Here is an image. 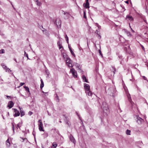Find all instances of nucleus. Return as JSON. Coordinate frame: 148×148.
I'll return each instance as SVG.
<instances>
[{"instance_id": "1", "label": "nucleus", "mask_w": 148, "mask_h": 148, "mask_svg": "<svg viewBox=\"0 0 148 148\" xmlns=\"http://www.w3.org/2000/svg\"><path fill=\"white\" fill-rule=\"evenodd\" d=\"M101 108L104 112L107 113L109 112V108L108 105L105 102H103L101 105Z\"/></svg>"}, {"instance_id": "2", "label": "nucleus", "mask_w": 148, "mask_h": 148, "mask_svg": "<svg viewBox=\"0 0 148 148\" xmlns=\"http://www.w3.org/2000/svg\"><path fill=\"white\" fill-rule=\"evenodd\" d=\"M136 120L137 123L140 125L142 124L143 122V120L138 115H136Z\"/></svg>"}, {"instance_id": "3", "label": "nucleus", "mask_w": 148, "mask_h": 148, "mask_svg": "<svg viewBox=\"0 0 148 148\" xmlns=\"http://www.w3.org/2000/svg\"><path fill=\"white\" fill-rule=\"evenodd\" d=\"M70 72L72 74L73 77L76 78L77 77V74L76 71L73 68L70 69Z\"/></svg>"}, {"instance_id": "4", "label": "nucleus", "mask_w": 148, "mask_h": 148, "mask_svg": "<svg viewBox=\"0 0 148 148\" xmlns=\"http://www.w3.org/2000/svg\"><path fill=\"white\" fill-rule=\"evenodd\" d=\"M38 122L39 123L38 127L39 130L40 131H44V130L43 129V124H42L41 120H38Z\"/></svg>"}, {"instance_id": "5", "label": "nucleus", "mask_w": 148, "mask_h": 148, "mask_svg": "<svg viewBox=\"0 0 148 148\" xmlns=\"http://www.w3.org/2000/svg\"><path fill=\"white\" fill-rule=\"evenodd\" d=\"M62 13L65 15L64 18L65 19H68L70 16V14L68 12H66L64 11L63 10H62Z\"/></svg>"}, {"instance_id": "6", "label": "nucleus", "mask_w": 148, "mask_h": 148, "mask_svg": "<svg viewBox=\"0 0 148 148\" xmlns=\"http://www.w3.org/2000/svg\"><path fill=\"white\" fill-rule=\"evenodd\" d=\"M115 89L114 88H110L108 89L107 90V92H108V93L111 95L112 94V95H113V94L115 92Z\"/></svg>"}, {"instance_id": "7", "label": "nucleus", "mask_w": 148, "mask_h": 148, "mask_svg": "<svg viewBox=\"0 0 148 148\" xmlns=\"http://www.w3.org/2000/svg\"><path fill=\"white\" fill-rule=\"evenodd\" d=\"M126 19L127 20H129L130 21H132L133 20V18L132 16L128 14L126 16Z\"/></svg>"}, {"instance_id": "8", "label": "nucleus", "mask_w": 148, "mask_h": 148, "mask_svg": "<svg viewBox=\"0 0 148 148\" xmlns=\"http://www.w3.org/2000/svg\"><path fill=\"white\" fill-rule=\"evenodd\" d=\"M84 88L85 89V91H88V90H90V86L89 85L87 84H84Z\"/></svg>"}, {"instance_id": "9", "label": "nucleus", "mask_w": 148, "mask_h": 148, "mask_svg": "<svg viewBox=\"0 0 148 148\" xmlns=\"http://www.w3.org/2000/svg\"><path fill=\"white\" fill-rule=\"evenodd\" d=\"M14 105V103L12 101H10L9 102L8 105V107L9 108V109L13 107Z\"/></svg>"}, {"instance_id": "10", "label": "nucleus", "mask_w": 148, "mask_h": 148, "mask_svg": "<svg viewBox=\"0 0 148 148\" xmlns=\"http://www.w3.org/2000/svg\"><path fill=\"white\" fill-rule=\"evenodd\" d=\"M55 23L58 27V26H60L61 24V21L59 19H57Z\"/></svg>"}, {"instance_id": "11", "label": "nucleus", "mask_w": 148, "mask_h": 148, "mask_svg": "<svg viewBox=\"0 0 148 148\" xmlns=\"http://www.w3.org/2000/svg\"><path fill=\"white\" fill-rule=\"evenodd\" d=\"M69 138L70 140L71 141V142H73L74 144H75V140L73 137V136H72L71 134H70L69 136Z\"/></svg>"}, {"instance_id": "12", "label": "nucleus", "mask_w": 148, "mask_h": 148, "mask_svg": "<svg viewBox=\"0 0 148 148\" xmlns=\"http://www.w3.org/2000/svg\"><path fill=\"white\" fill-rule=\"evenodd\" d=\"M85 108L87 110L88 112L90 114H92V112L91 109L88 106H85Z\"/></svg>"}, {"instance_id": "13", "label": "nucleus", "mask_w": 148, "mask_h": 148, "mask_svg": "<svg viewBox=\"0 0 148 148\" xmlns=\"http://www.w3.org/2000/svg\"><path fill=\"white\" fill-rule=\"evenodd\" d=\"M127 96L129 101L131 103L132 105V103H134L132 100L130 95L129 94L128 95H127Z\"/></svg>"}, {"instance_id": "14", "label": "nucleus", "mask_w": 148, "mask_h": 148, "mask_svg": "<svg viewBox=\"0 0 148 148\" xmlns=\"http://www.w3.org/2000/svg\"><path fill=\"white\" fill-rule=\"evenodd\" d=\"M74 65L78 69V70H81V66H80L79 64L76 63H74Z\"/></svg>"}, {"instance_id": "15", "label": "nucleus", "mask_w": 148, "mask_h": 148, "mask_svg": "<svg viewBox=\"0 0 148 148\" xmlns=\"http://www.w3.org/2000/svg\"><path fill=\"white\" fill-rule=\"evenodd\" d=\"M55 96V100L57 102H59L60 101V99L59 98V97L58 96L57 94H56L54 95Z\"/></svg>"}, {"instance_id": "16", "label": "nucleus", "mask_w": 148, "mask_h": 148, "mask_svg": "<svg viewBox=\"0 0 148 148\" xmlns=\"http://www.w3.org/2000/svg\"><path fill=\"white\" fill-rule=\"evenodd\" d=\"M82 79L84 82L88 83V79H86V77L84 75H83L82 77Z\"/></svg>"}, {"instance_id": "17", "label": "nucleus", "mask_w": 148, "mask_h": 148, "mask_svg": "<svg viewBox=\"0 0 148 148\" xmlns=\"http://www.w3.org/2000/svg\"><path fill=\"white\" fill-rule=\"evenodd\" d=\"M19 108L20 110V112L21 113V117H22L25 114V112L23 110H21V109L22 108H21L20 107H19Z\"/></svg>"}, {"instance_id": "18", "label": "nucleus", "mask_w": 148, "mask_h": 148, "mask_svg": "<svg viewBox=\"0 0 148 148\" xmlns=\"http://www.w3.org/2000/svg\"><path fill=\"white\" fill-rule=\"evenodd\" d=\"M89 3H86L84 4V6L86 8H89Z\"/></svg>"}, {"instance_id": "19", "label": "nucleus", "mask_w": 148, "mask_h": 148, "mask_svg": "<svg viewBox=\"0 0 148 148\" xmlns=\"http://www.w3.org/2000/svg\"><path fill=\"white\" fill-rule=\"evenodd\" d=\"M87 95L89 96H91L92 95V93L90 90H88V91H85Z\"/></svg>"}, {"instance_id": "20", "label": "nucleus", "mask_w": 148, "mask_h": 148, "mask_svg": "<svg viewBox=\"0 0 148 148\" xmlns=\"http://www.w3.org/2000/svg\"><path fill=\"white\" fill-rule=\"evenodd\" d=\"M20 114L19 111H18L15 112V113L14 114V116L15 117L17 116H19Z\"/></svg>"}, {"instance_id": "21", "label": "nucleus", "mask_w": 148, "mask_h": 148, "mask_svg": "<svg viewBox=\"0 0 148 148\" xmlns=\"http://www.w3.org/2000/svg\"><path fill=\"white\" fill-rule=\"evenodd\" d=\"M111 70L113 72L114 74L115 73V72L116 71V68L113 66H112V69H111Z\"/></svg>"}, {"instance_id": "22", "label": "nucleus", "mask_w": 148, "mask_h": 148, "mask_svg": "<svg viewBox=\"0 0 148 148\" xmlns=\"http://www.w3.org/2000/svg\"><path fill=\"white\" fill-rule=\"evenodd\" d=\"M69 50L71 52V53L74 56H75V54L73 52L72 50L71 47L69 46Z\"/></svg>"}, {"instance_id": "23", "label": "nucleus", "mask_w": 148, "mask_h": 148, "mask_svg": "<svg viewBox=\"0 0 148 148\" xmlns=\"http://www.w3.org/2000/svg\"><path fill=\"white\" fill-rule=\"evenodd\" d=\"M23 87L25 89V90L29 92V94H30V93L29 88L27 87L26 86H24Z\"/></svg>"}, {"instance_id": "24", "label": "nucleus", "mask_w": 148, "mask_h": 148, "mask_svg": "<svg viewBox=\"0 0 148 148\" xmlns=\"http://www.w3.org/2000/svg\"><path fill=\"white\" fill-rule=\"evenodd\" d=\"M72 61L71 60L70 58H67L66 60V64L69 63L71 62Z\"/></svg>"}, {"instance_id": "25", "label": "nucleus", "mask_w": 148, "mask_h": 148, "mask_svg": "<svg viewBox=\"0 0 148 148\" xmlns=\"http://www.w3.org/2000/svg\"><path fill=\"white\" fill-rule=\"evenodd\" d=\"M146 2H145L146 9V10H148V1L147 0H145Z\"/></svg>"}, {"instance_id": "26", "label": "nucleus", "mask_w": 148, "mask_h": 148, "mask_svg": "<svg viewBox=\"0 0 148 148\" xmlns=\"http://www.w3.org/2000/svg\"><path fill=\"white\" fill-rule=\"evenodd\" d=\"M67 64L69 67H72L73 66V64L71 63V62L68 63Z\"/></svg>"}, {"instance_id": "27", "label": "nucleus", "mask_w": 148, "mask_h": 148, "mask_svg": "<svg viewBox=\"0 0 148 148\" xmlns=\"http://www.w3.org/2000/svg\"><path fill=\"white\" fill-rule=\"evenodd\" d=\"M130 131L128 130H127L126 131V133L128 135H130Z\"/></svg>"}, {"instance_id": "28", "label": "nucleus", "mask_w": 148, "mask_h": 148, "mask_svg": "<svg viewBox=\"0 0 148 148\" xmlns=\"http://www.w3.org/2000/svg\"><path fill=\"white\" fill-rule=\"evenodd\" d=\"M22 123H19L18 124H17L16 126V127L18 129V127L20 128L21 126L20 125H21L22 124Z\"/></svg>"}, {"instance_id": "29", "label": "nucleus", "mask_w": 148, "mask_h": 148, "mask_svg": "<svg viewBox=\"0 0 148 148\" xmlns=\"http://www.w3.org/2000/svg\"><path fill=\"white\" fill-rule=\"evenodd\" d=\"M65 39L66 40V41L68 43H69V38L66 34L65 35Z\"/></svg>"}, {"instance_id": "30", "label": "nucleus", "mask_w": 148, "mask_h": 148, "mask_svg": "<svg viewBox=\"0 0 148 148\" xmlns=\"http://www.w3.org/2000/svg\"><path fill=\"white\" fill-rule=\"evenodd\" d=\"M5 70L6 72H8L9 73H10L11 71V70L8 67L6 68V69H5Z\"/></svg>"}, {"instance_id": "31", "label": "nucleus", "mask_w": 148, "mask_h": 148, "mask_svg": "<svg viewBox=\"0 0 148 148\" xmlns=\"http://www.w3.org/2000/svg\"><path fill=\"white\" fill-rule=\"evenodd\" d=\"M5 53L4 50L3 49H1L0 50V54L4 53Z\"/></svg>"}, {"instance_id": "32", "label": "nucleus", "mask_w": 148, "mask_h": 148, "mask_svg": "<svg viewBox=\"0 0 148 148\" xmlns=\"http://www.w3.org/2000/svg\"><path fill=\"white\" fill-rule=\"evenodd\" d=\"M57 144H56V143H53L52 144V145L53 147V148H56V147L57 146Z\"/></svg>"}, {"instance_id": "33", "label": "nucleus", "mask_w": 148, "mask_h": 148, "mask_svg": "<svg viewBox=\"0 0 148 148\" xmlns=\"http://www.w3.org/2000/svg\"><path fill=\"white\" fill-rule=\"evenodd\" d=\"M83 17L84 18H86V12L85 11L84 12V16Z\"/></svg>"}, {"instance_id": "34", "label": "nucleus", "mask_w": 148, "mask_h": 148, "mask_svg": "<svg viewBox=\"0 0 148 148\" xmlns=\"http://www.w3.org/2000/svg\"><path fill=\"white\" fill-rule=\"evenodd\" d=\"M43 135H44V138H46L48 136V134L47 133H45Z\"/></svg>"}, {"instance_id": "35", "label": "nucleus", "mask_w": 148, "mask_h": 148, "mask_svg": "<svg viewBox=\"0 0 148 148\" xmlns=\"http://www.w3.org/2000/svg\"><path fill=\"white\" fill-rule=\"evenodd\" d=\"M44 86V83L42 82V83H41L40 85V88H41V89Z\"/></svg>"}, {"instance_id": "36", "label": "nucleus", "mask_w": 148, "mask_h": 148, "mask_svg": "<svg viewBox=\"0 0 148 148\" xmlns=\"http://www.w3.org/2000/svg\"><path fill=\"white\" fill-rule=\"evenodd\" d=\"M24 55L25 56H26L27 57L28 59H29L28 58V54H27L25 51L24 52Z\"/></svg>"}, {"instance_id": "37", "label": "nucleus", "mask_w": 148, "mask_h": 148, "mask_svg": "<svg viewBox=\"0 0 148 148\" xmlns=\"http://www.w3.org/2000/svg\"><path fill=\"white\" fill-rule=\"evenodd\" d=\"M6 145L7 147H9L10 145V143L9 142H8L6 143Z\"/></svg>"}, {"instance_id": "38", "label": "nucleus", "mask_w": 148, "mask_h": 148, "mask_svg": "<svg viewBox=\"0 0 148 148\" xmlns=\"http://www.w3.org/2000/svg\"><path fill=\"white\" fill-rule=\"evenodd\" d=\"M25 83H24L21 82L20 84V86L18 87L19 88L20 86H21L23 85Z\"/></svg>"}, {"instance_id": "39", "label": "nucleus", "mask_w": 148, "mask_h": 148, "mask_svg": "<svg viewBox=\"0 0 148 148\" xmlns=\"http://www.w3.org/2000/svg\"><path fill=\"white\" fill-rule=\"evenodd\" d=\"M14 124H13V123H12V128L13 131V132L14 133Z\"/></svg>"}, {"instance_id": "40", "label": "nucleus", "mask_w": 148, "mask_h": 148, "mask_svg": "<svg viewBox=\"0 0 148 148\" xmlns=\"http://www.w3.org/2000/svg\"><path fill=\"white\" fill-rule=\"evenodd\" d=\"M2 67L5 70V69L7 68V66L5 65H3L2 66Z\"/></svg>"}, {"instance_id": "41", "label": "nucleus", "mask_w": 148, "mask_h": 148, "mask_svg": "<svg viewBox=\"0 0 148 148\" xmlns=\"http://www.w3.org/2000/svg\"><path fill=\"white\" fill-rule=\"evenodd\" d=\"M58 46L59 47V49H60L61 48H63V47L62 46L61 44H59V45H58Z\"/></svg>"}, {"instance_id": "42", "label": "nucleus", "mask_w": 148, "mask_h": 148, "mask_svg": "<svg viewBox=\"0 0 148 148\" xmlns=\"http://www.w3.org/2000/svg\"><path fill=\"white\" fill-rule=\"evenodd\" d=\"M66 124H67L69 126H70V123L69 122V121H67V122H66Z\"/></svg>"}, {"instance_id": "43", "label": "nucleus", "mask_w": 148, "mask_h": 148, "mask_svg": "<svg viewBox=\"0 0 148 148\" xmlns=\"http://www.w3.org/2000/svg\"><path fill=\"white\" fill-rule=\"evenodd\" d=\"M33 112H32L29 111L28 112V114L30 116H31Z\"/></svg>"}, {"instance_id": "44", "label": "nucleus", "mask_w": 148, "mask_h": 148, "mask_svg": "<svg viewBox=\"0 0 148 148\" xmlns=\"http://www.w3.org/2000/svg\"><path fill=\"white\" fill-rule=\"evenodd\" d=\"M37 2V5H40V4H41V3L40 2H38H38Z\"/></svg>"}, {"instance_id": "45", "label": "nucleus", "mask_w": 148, "mask_h": 148, "mask_svg": "<svg viewBox=\"0 0 148 148\" xmlns=\"http://www.w3.org/2000/svg\"><path fill=\"white\" fill-rule=\"evenodd\" d=\"M140 46L142 48V49L144 51H145V48L142 45H140Z\"/></svg>"}, {"instance_id": "46", "label": "nucleus", "mask_w": 148, "mask_h": 148, "mask_svg": "<svg viewBox=\"0 0 148 148\" xmlns=\"http://www.w3.org/2000/svg\"><path fill=\"white\" fill-rule=\"evenodd\" d=\"M98 35V37L99 39H100L101 38V36L99 34H97Z\"/></svg>"}, {"instance_id": "47", "label": "nucleus", "mask_w": 148, "mask_h": 148, "mask_svg": "<svg viewBox=\"0 0 148 148\" xmlns=\"http://www.w3.org/2000/svg\"><path fill=\"white\" fill-rule=\"evenodd\" d=\"M46 73L47 74V76H48L49 75V72H48L46 70Z\"/></svg>"}, {"instance_id": "48", "label": "nucleus", "mask_w": 148, "mask_h": 148, "mask_svg": "<svg viewBox=\"0 0 148 148\" xmlns=\"http://www.w3.org/2000/svg\"><path fill=\"white\" fill-rule=\"evenodd\" d=\"M12 109L14 110L15 112H16V111H18L17 110V109H16L12 108Z\"/></svg>"}, {"instance_id": "49", "label": "nucleus", "mask_w": 148, "mask_h": 148, "mask_svg": "<svg viewBox=\"0 0 148 148\" xmlns=\"http://www.w3.org/2000/svg\"><path fill=\"white\" fill-rule=\"evenodd\" d=\"M143 78L145 80H147V78L145 77V76H143Z\"/></svg>"}, {"instance_id": "50", "label": "nucleus", "mask_w": 148, "mask_h": 148, "mask_svg": "<svg viewBox=\"0 0 148 148\" xmlns=\"http://www.w3.org/2000/svg\"><path fill=\"white\" fill-rule=\"evenodd\" d=\"M5 96H6L7 97V98H10V99H11V96H8V95H5Z\"/></svg>"}, {"instance_id": "51", "label": "nucleus", "mask_w": 148, "mask_h": 148, "mask_svg": "<svg viewBox=\"0 0 148 148\" xmlns=\"http://www.w3.org/2000/svg\"><path fill=\"white\" fill-rule=\"evenodd\" d=\"M95 33L97 34H98V31L97 30L96 31H95Z\"/></svg>"}, {"instance_id": "52", "label": "nucleus", "mask_w": 148, "mask_h": 148, "mask_svg": "<svg viewBox=\"0 0 148 148\" xmlns=\"http://www.w3.org/2000/svg\"><path fill=\"white\" fill-rule=\"evenodd\" d=\"M99 53L102 56V53L101 52V50H99Z\"/></svg>"}, {"instance_id": "53", "label": "nucleus", "mask_w": 148, "mask_h": 148, "mask_svg": "<svg viewBox=\"0 0 148 148\" xmlns=\"http://www.w3.org/2000/svg\"><path fill=\"white\" fill-rule=\"evenodd\" d=\"M60 41H59L58 42H57V45H59V44H60Z\"/></svg>"}, {"instance_id": "54", "label": "nucleus", "mask_w": 148, "mask_h": 148, "mask_svg": "<svg viewBox=\"0 0 148 148\" xmlns=\"http://www.w3.org/2000/svg\"><path fill=\"white\" fill-rule=\"evenodd\" d=\"M14 60L17 63L18 62V63L19 62H18L17 61V60H16V58H14Z\"/></svg>"}, {"instance_id": "55", "label": "nucleus", "mask_w": 148, "mask_h": 148, "mask_svg": "<svg viewBox=\"0 0 148 148\" xmlns=\"http://www.w3.org/2000/svg\"><path fill=\"white\" fill-rule=\"evenodd\" d=\"M125 2L126 3H127V4H128L129 3V1H125Z\"/></svg>"}, {"instance_id": "56", "label": "nucleus", "mask_w": 148, "mask_h": 148, "mask_svg": "<svg viewBox=\"0 0 148 148\" xmlns=\"http://www.w3.org/2000/svg\"><path fill=\"white\" fill-rule=\"evenodd\" d=\"M33 134L34 136V137H35V133H34V131L33 132Z\"/></svg>"}, {"instance_id": "57", "label": "nucleus", "mask_w": 148, "mask_h": 148, "mask_svg": "<svg viewBox=\"0 0 148 148\" xmlns=\"http://www.w3.org/2000/svg\"><path fill=\"white\" fill-rule=\"evenodd\" d=\"M86 3H89L88 2V0H86Z\"/></svg>"}, {"instance_id": "58", "label": "nucleus", "mask_w": 148, "mask_h": 148, "mask_svg": "<svg viewBox=\"0 0 148 148\" xmlns=\"http://www.w3.org/2000/svg\"><path fill=\"white\" fill-rule=\"evenodd\" d=\"M76 114H77V116L79 117V119H80V117H79V114H78V113H77V112H76Z\"/></svg>"}, {"instance_id": "59", "label": "nucleus", "mask_w": 148, "mask_h": 148, "mask_svg": "<svg viewBox=\"0 0 148 148\" xmlns=\"http://www.w3.org/2000/svg\"><path fill=\"white\" fill-rule=\"evenodd\" d=\"M40 81H41V83L43 82V80H42V79H41Z\"/></svg>"}, {"instance_id": "60", "label": "nucleus", "mask_w": 148, "mask_h": 148, "mask_svg": "<svg viewBox=\"0 0 148 148\" xmlns=\"http://www.w3.org/2000/svg\"><path fill=\"white\" fill-rule=\"evenodd\" d=\"M40 81H41V83L43 82V80H42V79H41Z\"/></svg>"}, {"instance_id": "61", "label": "nucleus", "mask_w": 148, "mask_h": 148, "mask_svg": "<svg viewBox=\"0 0 148 148\" xmlns=\"http://www.w3.org/2000/svg\"><path fill=\"white\" fill-rule=\"evenodd\" d=\"M6 143H7V142H9V139H8L6 140Z\"/></svg>"}, {"instance_id": "62", "label": "nucleus", "mask_w": 148, "mask_h": 148, "mask_svg": "<svg viewBox=\"0 0 148 148\" xmlns=\"http://www.w3.org/2000/svg\"><path fill=\"white\" fill-rule=\"evenodd\" d=\"M67 121H68L67 120H65V122L66 123V122H67Z\"/></svg>"}, {"instance_id": "63", "label": "nucleus", "mask_w": 148, "mask_h": 148, "mask_svg": "<svg viewBox=\"0 0 148 148\" xmlns=\"http://www.w3.org/2000/svg\"><path fill=\"white\" fill-rule=\"evenodd\" d=\"M81 73H83V71H82V70H81Z\"/></svg>"}, {"instance_id": "64", "label": "nucleus", "mask_w": 148, "mask_h": 148, "mask_svg": "<svg viewBox=\"0 0 148 148\" xmlns=\"http://www.w3.org/2000/svg\"><path fill=\"white\" fill-rule=\"evenodd\" d=\"M144 21L145 23H146V20H145L144 19Z\"/></svg>"}]
</instances>
